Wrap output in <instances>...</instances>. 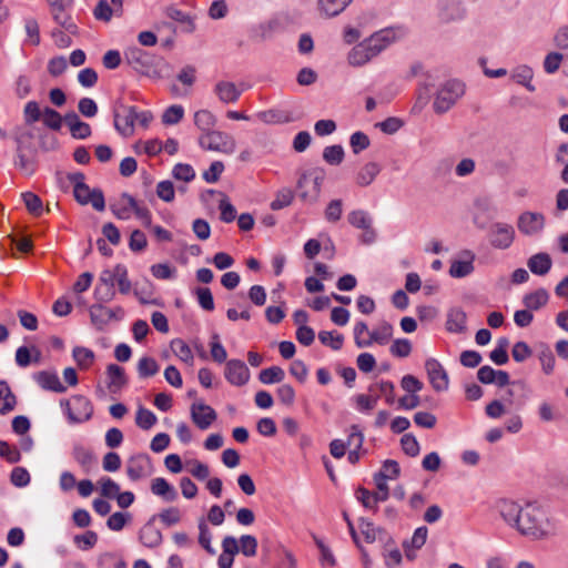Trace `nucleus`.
<instances>
[{"mask_svg":"<svg viewBox=\"0 0 568 568\" xmlns=\"http://www.w3.org/2000/svg\"><path fill=\"white\" fill-rule=\"evenodd\" d=\"M497 508L503 520L521 536L542 539L555 531L546 509L536 503L521 506L516 501L504 499L498 503Z\"/></svg>","mask_w":568,"mask_h":568,"instance_id":"1","label":"nucleus"},{"mask_svg":"<svg viewBox=\"0 0 568 568\" xmlns=\"http://www.w3.org/2000/svg\"><path fill=\"white\" fill-rule=\"evenodd\" d=\"M395 39L396 34L393 29L379 30L356 44L349 51L347 61L353 67H362L383 52Z\"/></svg>","mask_w":568,"mask_h":568,"instance_id":"2","label":"nucleus"},{"mask_svg":"<svg viewBox=\"0 0 568 568\" xmlns=\"http://www.w3.org/2000/svg\"><path fill=\"white\" fill-rule=\"evenodd\" d=\"M124 61L136 72L152 79L162 77L163 58L143 50L138 45L128 47L124 52Z\"/></svg>","mask_w":568,"mask_h":568,"instance_id":"3","label":"nucleus"},{"mask_svg":"<svg viewBox=\"0 0 568 568\" xmlns=\"http://www.w3.org/2000/svg\"><path fill=\"white\" fill-rule=\"evenodd\" d=\"M325 172L320 168L302 171L296 182V193L301 201L315 203L321 194Z\"/></svg>","mask_w":568,"mask_h":568,"instance_id":"4","label":"nucleus"},{"mask_svg":"<svg viewBox=\"0 0 568 568\" xmlns=\"http://www.w3.org/2000/svg\"><path fill=\"white\" fill-rule=\"evenodd\" d=\"M465 91V83L457 79H450L442 83L433 102L435 113L444 114L448 112L462 99Z\"/></svg>","mask_w":568,"mask_h":568,"instance_id":"5","label":"nucleus"},{"mask_svg":"<svg viewBox=\"0 0 568 568\" xmlns=\"http://www.w3.org/2000/svg\"><path fill=\"white\" fill-rule=\"evenodd\" d=\"M60 406L71 424L87 422L93 414L91 402L82 395H75L71 399H62Z\"/></svg>","mask_w":568,"mask_h":568,"instance_id":"6","label":"nucleus"},{"mask_svg":"<svg viewBox=\"0 0 568 568\" xmlns=\"http://www.w3.org/2000/svg\"><path fill=\"white\" fill-rule=\"evenodd\" d=\"M114 126L123 139L130 138L134 132L136 108L118 104L114 108Z\"/></svg>","mask_w":568,"mask_h":568,"instance_id":"7","label":"nucleus"},{"mask_svg":"<svg viewBox=\"0 0 568 568\" xmlns=\"http://www.w3.org/2000/svg\"><path fill=\"white\" fill-rule=\"evenodd\" d=\"M153 471L154 467L148 454H135L126 460V475L132 481L150 477Z\"/></svg>","mask_w":568,"mask_h":568,"instance_id":"8","label":"nucleus"},{"mask_svg":"<svg viewBox=\"0 0 568 568\" xmlns=\"http://www.w3.org/2000/svg\"><path fill=\"white\" fill-rule=\"evenodd\" d=\"M37 144H18L16 150L14 165L23 174L30 176L37 169Z\"/></svg>","mask_w":568,"mask_h":568,"instance_id":"9","label":"nucleus"},{"mask_svg":"<svg viewBox=\"0 0 568 568\" xmlns=\"http://www.w3.org/2000/svg\"><path fill=\"white\" fill-rule=\"evenodd\" d=\"M514 240L515 229L513 225L503 222L491 224L489 229V243L493 247L507 250L513 245Z\"/></svg>","mask_w":568,"mask_h":568,"instance_id":"10","label":"nucleus"},{"mask_svg":"<svg viewBox=\"0 0 568 568\" xmlns=\"http://www.w3.org/2000/svg\"><path fill=\"white\" fill-rule=\"evenodd\" d=\"M196 126L203 132L202 139L209 142L222 141L225 139L223 132L215 129V116L207 110H200L194 114Z\"/></svg>","mask_w":568,"mask_h":568,"instance_id":"11","label":"nucleus"},{"mask_svg":"<svg viewBox=\"0 0 568 568\" xmlns=\"http://www.w3.org/2000/svg\"><path fill=\"white\" fill-rule=\"evenodd\" d=\"M73 194L81 205L91 204L99 212L105 207L104 195L100 189L91 190L85 183H79L74 185Z\"/></svg>","mask_w":568,"mask_h":568,"instance_id":"12","label":"nucleus"},{"mask_svg":"<svg viewBox=\"0 0 568 568\" xmlns=\"http://www.w3.org/2000/svg\"><path fill=\"white\" fill-rule=\"evenodd\" d=\"M425 369L427 372L429 383L436 392H444L448 389V374L437 359H426Z\"/></svg>","mask_w":568,"mask_h":568,"instance_id":"13","label":"nucleus"},{"mask_svg":"<svg viewBox=\"0 0 568 568\" xmlns=\"http://www.w3.org/2000/svg\"><path fill=\"white\" fill-rule=\"evenodd\" d=\"M517 227L520 233L531 236L540 233L545 227V216L538 212H523L517 220Z\"/></svg>","mask_w":568,"mask_h":568,"instance_id":"14","label":"nucleus"},{"mask_svg":"<svg viewBox=\"0 0 568 568\" xmlns=\"http://www.w3.org/2000/svg\"><path fill=\"white\" fill-rule=\"evenodd\" d=\"M224 377L231 385L243 386L250 381L251 373L243 361L230 359L225 364Z\"/></svg>","mask_w":568,"mask_h":568,"instance_id":"15","label":"nucleus"},{"mask_svg":"<svg viewBox=\"0 0 568 568\" xmlns=\"http://www.w3.org/2000/svg\"><path fill=\"white\" fill-rule=\"evenodd\" d=\"M190 414L192 422L202 430L210 428L217 417L216 412L203 402L193 403Z\"/></svg>","mask_w":568,"mask_h":568,"instance_id":"16","label":"nucleus"},{"mask_svg":"<svg viewBox=\"0 0 568 568\" xmlns=\"http://www.w3.org/2000/svg\"><path fill=\"white\" fill-rule=\"evenodd\" d=\"M437 11L444 22L457 21L465 17V8L459 0H438Z\"/></svg>","mask_w":568,"mask_h":568,"instance_id":"17","label":"nucleus"},{"mask_svg":"<svg viewBox=\"0 0 568 568\" xmlns=\"http://www.w3.org/2000/svg\"><path fill=\"white\" fill-rule=\"evenodd\" d=\"M64 125L69 129L71 136L75 140H85L91 136V126L82 121L74 111L64 115Z\"/></svg>","mask_w":568,"mask_h":568,"instance_id":"18","label":"nucleus"},{"mask_svg":"<svg viewBox=\"0 0 568 568\" xmlns=\"http://www.w3.org/2000/svg\"><path fill=\"white\" fill-rule=\"evenodd\" d=\"M359 529L365 540L369 544L379 540L382 542L393 544L392 536L383 528L375 527L374 524L365 518L359 519Z\"/></svg>","mask_w":568,"mask_h":568,"instance_id":"19","label":"nucleus"},{"mask_svg":"<svg viewBox=\"0 0 568 568\" xmlns=\"http://www.w3.org/2000/svg\"><path fill=\"white\" fill-rule=\"evenodd\" d=\"M33 378L38 385L45 390L59 394L67 392V387L61 383L55 372L41 371L36 373Z\"/></svg>","mask_w":568,"mask_h":568,"instance_id":"20","label":"nucleus"},{"mask_svg":"<svg viewBox=\"0 0 568 568\" xmlns=\"http://www.w3.org/2000/svg\"><path fill=\"white\" fill-rule=\"evenodd\" d=\"M464 260H456L452 262L449 275L455 278L466 277L474 272L475 254L471 251H464L462 253Z\"/></svg>","mask_w":568,"mask_h":568,"instance_id":"21","label":"nucleus"},{"mask_svg":"<svg viewBox=\"0 0 568 568\" xmlns=\"http://www.w3.org/2000/svg\"><path fill=\"white\" fill-rule=\"evenodd\" d=\"M153 516L139 531L140 541L148 548H156L162 542V532L154 526Z\"/></svg>","mask_w":568,"mask_h":568,"instance_id":"22","label":"nucleus"},{"mask_svg":"<svg viewBox=\"0 0 568 568\" xmlns=\"http://www.w3.org/2000/svg\"><path fill=\"white\" fill-rule=\"evenodd\" d=\"M71 455L84 473H89L97 463L92 450L80 443L73 444Z\"/></svg>","mask_w":568,"mask_h":568,"instance_id":"23","label":"nucleus"},{"mask_svg":"<svg viewBox=\"0 0 568 568\" xmlns=\"http://www.w3.org/2000/svg\"><path fill=\"white\" fill-rule=\"evenodd\" d=\"M513 387L507 389V394L509 397L517 395L515 400L508 398L506 399L509 405H516L517 408H521L526 405V403L530 399L532 390L531 388L521 381L514 382Z\"/></svg>","mask_w":568,"mask_h":568,"instance_id":"24","label":"nucleus"},{"mask_svg":"<svg viewBox=\"0 0 568 568\" xmlns=\"http://www.w3.org/2000/svg\"><path fill=\"white\" fill-rule=\"evenodd\" d=\"M382 166L376 162L364 164L355 174V183L359 187L371 185L381 173Z\"/></svg>","mask_w":568,"mask_h":568,"instance_id":"25","label":"nucleus"},{"mask_svg":"<svg viewBox=\"0 0 568 568\" xmlns=\"http://www.w3.org/2000/svg\"><path fill=\"white\" fill-rule=\"evenodd\" d=\"M242 89H239L235 83L230 81H219L214 87V92L223 103H233L239 100L242 94Z\"/></svg>","mask_w":568,"mask_h":568,"instance_id":"26","label":"nucleus"},{"mask_svg":"<svg viewBox=\"0 0 568 568\" xmlns=\"http://www.w3.org/2000/svg\"><path fill=\"white\" fill-rule=\"evenodd\" d=\"M138 202L133 196L123 193L121 200L110 205L112 213L120 220H129L131 213L134 212Z\"/></svg>","mask_w":568,"mask_h":568,"instance_id":"27","label":"nucleus"},{"mask_svg":"<svg viewBox=\"0 0 568 568\" xmlns=\"http://www.w3.org/2000/svg\"><path fill=\"white\" fill-rule=\"evenodd\" d=\"M552 265L551 257L548 253H537L531 255L527 261L529 271L538 276L546 275Z\"/></svg>","mask_w":568,"mask_h":568,"instance_id":"28","label":"nucleus"},{"mask_svg":"<svg viewBox=\"0 0 568 568\" xmlns=\"http://www.w3.org/2000/svg\"><path fill=\"white\" fill-rule=\"evenodd\" d=\"M151 491L165 501H175L179 497L176 489L162 477H156L152 480Z\"/></svg>","mask_w":568,"mask_h":568,"instance_id":"29","label":"nucleus"},{"mask_svg":"<svg viewBox=\"0 0 568 568\" xmlns=\"http://www.w3.org/2000/svg\"><path fill=\"white\" fill-rule=\"evenodd\" d=\"M108 387L111 392L115 393L126 385L128 379L124 369L116 364H109L106 366Z\"/></svg>","mask_w":568,"mask_h":568,"instance_id":"30","label":"nucleus"},{"mask_svg":"<svg viewBox=\"0 0 568 568\" xmlns=\"http://www.w3.org/2000/svg\"><path fill=\"white\" fill-rule=\"evenodd\" d=\"M466 313L459 308L455 307L449 310L447 313L446 328L450 333L460 334L466 329Z\"/></svg>","mask_w":568,"mask_h":568,"instance_id":"31","label":"nucleus"},{"mask_svg":"<svg viewBox=\"0 0 568 568\" xmlns=\"http://www.w3.org/2000/svg\"><path fill=\"white\" fill-rule=\"evenodd\" d=\"M532 77V69L526 64L516 67L511 72V79L516 83L524 85L530 92L536 90L535 85L531 83Z\"/></svg>","mask_w":568,"mask_h":568,"instance_id":"32","label":"nucleus"},{"mask_svg":"<svg viewBox=\"0 0 568 568\" xmlns=\"http://www.w3.org/2000/svg\"><path fill=\"white\" fill-rule=\"evenodd\" d=\"M17 398L6 381H0V414L6 415L14 409Z\"/></svg>","mask_w":568,"mask_h":568,"instance_id":"33","label":"nucleus"},{"mask_svg":"<svg viewBox=\"0 0 568 568\" xmlns=\"http://www.w3.org/2000/svg\"><path fill=\"white\" fill-rule=\"evenodd\" d=\"M72 357L80 369H89L95 359L94 352L84 346H75L72 349Z\"/></svg>","mask_w":568,"mask_h":568,"instance_id":"34","label":"nucleus"},{"mask_svg":"<svg viewBox=\"0 0 568 568\" xmlns=\"http://www.w3.org/2000/svg\"><path fill=\"white\" fill-rule=\"evenodd\" d=\"M164 12L168 18L185 24V29H184L185 32H187V33L194 32V30H195L194 20L186 12H183L182 10L178 9L174 6L166 7Z\"/></svg>","mask_w":568,"mask_h":568,"instance_id":"35","label":"nucleus"},{"mask_svg":"<svg viewBox=\"0 0 568 568\" xmlns=\"http://www.w3.org/2000/svg\"><path fill=\"white\" fill-rule=\"evenodd\" d=\"M549 295L545 288H538L535 292L528 293L523 297V304L528 310L537 311L548 302Z\"/></svg>","mask_w":568,"mask_h":568,"instance_id":"36","label":"nucleus"},{"mask_svg":"<svg viewBox=\"0 0 568 568\" xmlns=\"http://www.w3.org/2000/svg\"><path fill=\"white\" fill-rule=\"evenodd\" d=\"M89 312L91 323L95 326L97 329L101 331L105 325L110 323L111 313L109 312V308L104 307L102 304H93Z\"/></svg>","mask_w":568,"mask_h":568,"instance_id":"37","label":"nucleus"},{"mask_svg":"<svg viewBox=\"0 0 568 568\" xmlns=\"http://www.w3.org/2000/svg\"><path fill=\"white\" fill-rule=\"evenodd\" d=\"M352 0H318L321 12L325 17H335L343 12Z\"/></svg>","mask_w":568,"mask_h":568,"instance_id":"38","label":"nucleus"},{"mask_svg":"<svg viewBox=\"0 0 568 568\" xmlns=\"http://www.w3.org/2000/svg\"><path fill=\"white\" fill-rule=\"evenodd\" d=\"M393 336V326L388 322H382L378 327L368 333V341H371V345L373 343H377L379 345H385Z\"/></svg>","mask_w":568,"mask_h":568,"instance_id":"39","label":"nucleus"},{"mask_svg":"<svg viewBox=\"0 0 568 568\" xmlns=\"http://www.w3.org/2000/svg\"><path fill=\"white\" fill-rule=\"evenodd\" d=\"M294 195H295V192L291 187H288V186L281 187L276 192L274 200L270 204V207L273 211H278L284 207H287L292 204V202L294 200Z\"/></svg>","mask_w":568,"mask_h":568,"instance_id":"40","label":"nucleus"},{"mask_svg":"<svg viewBox=\"0 0 568 568\" xmlns=\"http://www.w3.org/2000/svg\"><path fill=\"white\" fill-rule=\"evenodd\" d=\"M395 386L389 381H382L379 383H375L369 385L368 392L378 395V398L381 396H385L386 403L392 405L395 400L394 396Z\"/></svg>","mask_w":568,"mask_h":568,"instance_id":"41","label":"nucleus"},{"mask_svg":"<svg viewBox=\"0 0 568 568\" xmlns=\"http://www.w3.org/2000/svg\"><path fill=\"white\" fill-rule=\"evenodd\" d=\"M171 349L175 356H178L182 362L192 365L194 361L193 353L190 346L181 338H174L171 342Z\"/></svg>","mask_w":568,"mask_h":568,"instance_id":"42","label":"nucleus"},{"mask_svg":"<svg viewBox=\"0 0 568 568\" xmlns=\"http://www.w3.org/2000/svg\"><path fill=\"white\" fill-rule=\"evenodd\" d=\"M41 120L43 124L52 131H60L64 124V116L49 106L43 109V115Z\"/></svg>","mask_w":568,"mask_h":568,"instance_id":"43","label":"nucleus"},{"mask_svg":"<svg viewBox=\"0 0 568 568\" xmlns=\"http://www.w3.org/2000/svg\"><path fill=\"white\" fill-rule=\"evenodd\" d=\"M285 378V372L280 366H271L264 368L258 374L261 383L270 385L274 383H281Z\"/></svg>","mask_w":568,"mask_h":568,"instance_id":"44","label":"nucleus"},{"mask_svg":"<svg viewBox=\"0 0 568 568\" xmlns=\"http://www.w3.org/2000/svg\"><path fill=\"white\" fill-rule=\"evenodd\" d=\"M318 339L322 344L329 346L334 351H339L344 343V336L336 332L321 331Z\"/></svg>","mask_w":568,"mask_h":568,"instance_id":"45","label":"nucleus"},{"mask_svg":"<svg viewBox=\"0 0 568 568\" xmlns=\"http://www.w3.org/2000/svg\"><path fill=\"white\" fill-rule=\"evenodd\" d=\"M159 368L156 361L152 357L144 356L138 363V373L142 378L154 376Z\"/></svg>","mask_w":568,"mask_h":568,"instance_id":"46","label":"nucleus"},{"mask_svg":"<svg viewBox=\"0 0 568 568\" xmlns=\"http://www.w3.org/2000/svg\"><path fill=\"white\" fill-rule=\"evenodd\" d=\"M53 21L60 26L65 32L75 36L78 34V26L73 21V18L71 16V11H64L60 14H54V18H52Z\"/></svg>","mask_w":568,"mask_h":568,"instance_id":"47","label":"nucleus"},{"mask_svg":"<svg viewBox=\"0 0 568 568\" xmlns=\"http://www.w3.org/2000/svg\"><path fill=\"white\" fill-rule=\"evenodd\" d=\"M383 556L385 559V565L389 568L398 566L402 562V552L395 546L394 540H393V544H388L387 546H386V542H384Z\"/></svg>","mask_w":568,"mask_h":568,"instance_id":"48","label":"nucleus"},{"mask_svg":"<svg viewBox=\"0 0 568 568\" xmlns=\"http://www.w3.org/2000/svg\"><path fill=\"white\" fill-rule=\"evenodd\" d=\"M158 418L150 409L140 407L136 410L135 423L142 429H150L156 423Z\"/></svg>","mask_w":568,"mask_h":568,"instance_id":"49","label":"nucleus"},{"mask_svg":"<svg viewBox=\"0 0 568 568\" xmlns=\"http://www.w3.org/2000/svg\"><path fill=\"white\" fill-rule=\"evenodd\" d=\"M199 305L207 312H212L215 307L212 292L209 287H196L194 290Z\"/></svg>","mask_w":568,"mask_h":568,"instance_id":"50","label":"nucleus"},{"mask_svg":"<svg viewBox=\"0 0 568 568\" xmlns=\"http://www.w3.org/2000/svg\"><path fill=\"white\" fill-rule=\"evenodd\" d=\"M348 222L356 229H367L372 225V219L367 212L363 210H354L348 214Z\"/></svg>","mask_w":568,"mask_h":568,"instance_id":"51","label":"nucleus"},{"mask_svg":"<svg viewBox=\"0 0 568 568\" xmlns=\"http://www.w3.org/2000/svg\"><path fill=\"white\" fill-rule=\"evenodd\" d=\"M22 196V200L28 209V211L36 215V216H39L42 214L43 212V207H42V201L41 199L32 193V192H24L21 194Z\"/></svg>","mask_w":568,"mask_h":568,"instance_id":"52","label":"nucleus"},{"mask_svg":"<svg viewBox=\"0 0 568 568\" xmlns=\"http://www.w3.org/2000/svg\"><path fill=\"white\" fill-rule=\"evenodd\" d=\"M115 276H116L115 283L119 286L120 293L128 294L131 291L132 285H131V281L129 280V276H128L126 266L123 264H116L115 265Z\"/></svg>","mask_w":568,"mask_h":568,"instance_id":"53","label":"nucleus"},{"mask_svg":"<svg viewBox=\"0 0 568 568\" xmlns=\"http://www.w3.org/2000/svg\"><path fill=\"white\" fill-rule=\"evenodd\" d=\"M43 110L40 109V105L36 101H29L26 103L23 109L24 121L28 124H32L42 119Z\"/></svg>","mask_w":568,"mask_h":568,"instance_id":"54","label":"nucleus"},{"mask_svg":"<svg viewBox=\"0 0 568 568\" xmlns=\"http://www.w3.org/2000/svg\"><path fill=\"white\" fill-rule=\"evenodd\" d=\"M210 346H211V356H212L213 361L216 363H220V364L224 363L227 358V353H226V349L224 348V346L220 342L219 334L215 333L212 335Z\"/></svg>","mask_w":568,"mask_h":568,"instance_id":"55","label":"nucleus"},{"mask_svg":"<svg viewBox=\"0 0 568 568\" xmlns=\"http://www.w3.org/2000/svg\"><path fill=\"white\" fill-rule=\"evenodd\" d=\"M212 540V534L204 521V519H201L199 521V544L211 555L215 554L214 548L211 545Z\"/></svg>","mask_w":568,"mask_h":568,"instance_id":"56","label":"nucleus"},{"mask_svg":"<svg viewBox=\"0 0 568 568\" xmlns=\"http://www.w3.org/2000/svg\"><path fill=\"white\" fill-rule=\"evenodd\" d=\"M184 115V109L182 105H171L162 114V122L168 125L179 123Z\"/></svg>","mask_w":568,"mask_h":568,"instance_id":"57","label":"nucleus"},{"mask_svg":"<svg viewBox=\"0 0 568 568\" xmlns=\"http://www.w3.org/2000/svg\"><path fill=\"white\" fill-rule=\"evenodd\" d=\"M324 160L332 164L337 165L339 164L344 159V151L341 144H332L327 148H325L323 152Z\"/></svg>","mask_w":568,"mask_h":568,"instance_id":"58","label":"nucleus"},{"mask_svg":"<svg viewBox=\"0 0 568 568\" xmlns=\"http://www.w3.org/2000/svg\"><path fill=\"white\" fill-rule=\"evenodd\" d=\"M354 400L356 403V408L361 413H366L372 410L377 402H378V395H364L359 394L354 397Z\"/></svg>","mask_w":568,"mask_h":568,"instance_id":"59","label":"nucleus"},{"mask_svg":"<svg viewBox=\"0 0 568 568\" xmlns=\"http://www.w3.org/2000/svg\"><path fill=\"white\" fill-rule=\"evenodd\" d=\"M400 446L403 452L410 457L417 456L420 450L419 443L417 442L416 437L412 434H405L400 438Z\"/></svg>","mask_w":568,"mask_h":568,"instance_id":"60","label":"nucleus"},{"mask_svg":"<svg viewBox=\"0 0 568 568\" xmlns=\"http://www.w3.org/2000/svg\"><path fill=\"white\" fill-rule=\"evenodd\" d=\"M130 519L131 515L129 513L116 511L108 518L106 526L110 530L120 531Z\"/></svg>","mask_w":568,"mask_h":568,"instance_id":"61","label":"nucleus"},{"mask_svg":"<svg viewBox=\"0 0 568 568\" xmlns=\"http://www.w3.org/2000/svg\"><path fill=\"white\" fill-rule=\"evenodd\" d=\"M389 352L396 357H407L412 352V344L407 338H398L393 342Z\"/></svg>","mask_w":568,"mask_h":568,"instance_id":"62","label":"nucleus"},{"mask_svg":"<svg viewBox=\"0 0 568 568\" xmlns=\"http://www.w3.org/2000/svg\"><path fill=\"white\" fill-rule=\"evenodd\" d=\"M342 213H343V202L342 200H332L326 209H325V219L328 221V222H337L341 220L342 217Z\"/></svg>","mask_w":568,"mask_h":568,"instance_id":"63","label":"nucleus"},{"mask_svg":"<svg viewBox=\"0 0 568 568\" xmlns=\"http://www.w3.org/2000/svg\"><path fill=\"white\" fill-rule=\"evenodd\" d=\"M257 540L252 535H243L240 538V551L246 557L256 555Z\"/></svg>","mask_w":568,"mask_h":568,"instance_id":"64","label":"nucleus"}]
</instances>
